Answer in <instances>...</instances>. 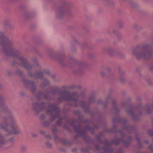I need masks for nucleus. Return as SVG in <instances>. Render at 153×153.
<instances>
[{"label":"nucleus","instance_id":"1","mask_svg":"<svg viewBox=\"0 0 153 153\" xmlns=\"http://www.w3.org/2000/svg\"><path fill=\"white\" fill-rule=\"evenodd\" d=\"M1 46L3 47L7 55L19 58L22 63L23 66L25 67H27L28 65L27 60L20 56L18 51L14 49L11 42L5 36L4 33L0 32V46Z\"/></svg>","mask_w":153,"mask_h":153},{"label":"nucleus","instance_id":"2","mask_svg":"<svg viewBox=\"0 0 153 153\" xmlns=\"http://www.w3.org/2000/svg\"><path fill=\"white\" fill-rule=\"evenodd\" d=\"M62 94L64 96L62 97L61 99H64L66 101L72 100L74 102L77 100L78 95L76 93L72 94L69 92H64Z\"/></svg>","mask_w":153,"mask_h":153},{"label":"nucleus","instance_id":"3","mask_svg":"<svg viewBox=\"0 0 153 153\" xmlns=\"http://www.w3.org/2000/svg\"><path fill=\"white\" fill-rule=\"evenodd\" d=\"M2 127L7 131H9L10 134H17L19 132L17 127L14 123L10 125H7L5 126H3Z\"/></svg>","mask_w":153,"mask_h":153},{"label":"nucleus","instance_id":"4","mask_svg":"<svg viewBox=\"0 0 153 153\" xmlns=\"http://www.w3.org/2000/svg\"><path fill=\"white\" fill-rule=\"evenodd\" d=\"M136 55L138 59L141 58L146 59L149 58L151 55L149 47V46L144 47L143 49L142 52L136 53Z\"/></svg>","mask_w":153,"mask_h":153},{"label":"nucleus","instance_id":"5","mask_svg":"<svg viewBox=\"0 0 153 153\" xmlns=\"http://www.w3.org/2000/svg\"><path fill=\"white\" fill-rule=\"evenodd\" d=\"M50 107L52 109V111H54L58 114L59 112V108L56 105L52 104L50 105Z\"/></svg>","mask_w":153,"mask_h":153},{"label":"nucleus","instance_id":"6","mask_svg":"<svg viewBox=\"0 0 153 153\" xmlns=\"http://www.w3.org/2000/svg\"><path fill=\"white\" fill-rule=\"evenodd\" d=\"M4 143L3 138L1 136L0 134V144H3Z\"/></svg>","mask_w":153,"mask_h":153},{"label":"nucleus","instance_id":"7","mask_svg":"<svg viewBox=\"0 0 153 153\" xmlns=\"http://www.w3.org/2000/svg\"><path fill=\"white\" fill-rule=\"evenodd\" d=\"M75 128L76 132H79V130H80V126H79L78 127V129H77L76 128Z\"/></svg>","mask_w":153,"mask_h":153},{"label":"nucleus","instance_id":"8","mask_svg":"<svg viewBox=\"0 0 153 153\" xmlns=\"http://www.w3.org/2000/svg\"><path fill=\"white\" fill-rule=\"evenodd\" d=\"M47 112L48 113H51V111H47Z\"/></svg>","mask_w":153,"mask_h":153},{"label":"nucleus","instance_id":"9","mask_svg":"<svg viewBox=\"0 0 153 153\" xmlns=\"http://www.w3.org/2000/svg\"><path fill=\"white\" fill-rule=\"evenodd\" d=\"M112 152H113L112 150H111V152H109L110 153H112Z\"/></svg>","mask_w":153,"mask_h":153},{"label":"nucleus","instance_id":"10","mask_svg":"<svg viewBox=\"0 0 153 153\" xmlns=\"http://www.w3.org/2000/svg\"><path fill=\"white\" fill-rule=\"evenodd\" d=\"M29 76H31V74H30V72H29Z\"/></svg>","mask_w":153,"mask_h":153},{"label":"nucleus","instance_id":"11","mask_svg":"<svg viewBox=\"0 0 153 153\" xmlns=\"http://www.w3.org/2000/svg\"><path fill=\"white\" fill-rule=\"evenodd\" d=\"M147 113H149L151 112H149V111H147Z\"/></svg>","mask_w":153,"mask_h":153},{"label":"nucleus","instance_id":"12","mask_svg":"<svg viewBox=\"0 0 153 153\" xmlns=\"http://www.w3.org/2000/svg\"><path fill=\"white\" fill-rule=\"evenodd\" d=\"M13 139H12L11 140H10V141H12L13 140Z\"/></svg>","mask_w":153,"mask_h":153},{"label":"nucleus","instance_id":"13","mask_svg":"<svg viewBox=\"0 0 153 153\" xmlns=\"http://www.w3.org/2000/svg\"><path fill=\"white\" fill-rule=\"evenodd\" d=\"M29 85H30V82H29Z\"/></svg>","mask_w":153,"mask_h":153},{"label":"nucleus","instance_id":"14","mask_svg":"<svg viewBox=\"0 0 153 153\" xmlns=\"http://www.w3.org/2000/svg\"><path fill=\"white\" fill-rule=\"evenodd\" d=\"M55 117H56V116H55Z\"/></svg>","mask_w":153,"mask_h":153},{"label":"nucleus","instance_id":"15","mask_svg":"<svg viewBox=\"0 0 153 153\" xmlns=\"http://www.w3.org/2000/svg\"><path fill=\"white\" fill-rule=\"evenodd\" d=\"M29 17H30V15H29Z\"/></svg>","mask_w":153,"mask_h":153}]
</instances>
